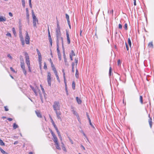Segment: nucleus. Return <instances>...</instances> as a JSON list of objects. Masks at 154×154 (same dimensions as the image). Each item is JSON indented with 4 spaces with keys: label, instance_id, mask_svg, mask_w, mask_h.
I'll list each match as a JSON object with an SVG mask.
<instances>
[{
    "label": "nucleus",
    "instance_id": "7",
    "mask_svg": "<svg viewBox=\"0 0 154 154\" xmlns=\"http://www.w3.org/2000/svg\"><path fill=\"white\" fill-rule=\"evenodd\" d=\"M47 81L48 85L51 86V74L50 72L48 73Z\"/></svg>",
    "mask_w": 154,
    "mask_h": 154
},
{
    "label": "nucleus",
    "instance_id": "59",
    "mask_svg": "<svg viewBox=\"0 0 154 154\" xmlns=\"http://www.w3.org/2000/svg\"><path fill=\"white\" fill-rule=\"evenodd\" d=\"M6 35L7 36H10V37H11V34L9 32H8L7 34H6Z\"/></svg>",
    "mask_w": 154,
    "mask_h": 154
},
{
    "label": "nucleus",
    "instance_id": "36",
    "mask_svg": "<svg viewBox=\"0 0 154 154\" xmlns=\"http://www.w3.org/2000/svg\"><path fill=\"white\" fill-rule=\"evenodd\" d=\"M75 82H74L73 81L72 82V88L73 89H75Z\"/></svg>",
    "mask_w": 154,
    "mask_h": 154
},
{
    "label": "nucleus",
    "instance_id": "1",
    "mask_svg": "<svg viewBox=\"0 0 154 154\" xmlns=\"http://www.w3.org/2000/svg\"><path fill=\"white\" fill-rule=\"evenodd\" d=\"M56 35L57 38V44H59V41L61 40L62 44L63 45V38L61 37L60 28L59 24L58 23H57V28L56 29Z\"/></svg>",
    "mask_w": 154,
    "mask_h": 154
},
{
    "label": "nucleus",
    "instance_id": "43",
    "mask_svg": "<svg viewBox=\"0 0 154 154\" xmlns=\"http://www.w3.org/2000/svg\"><path fill=\"white\" fill-rule=\"evenodd\" d=\"M49 117L50 118V119L51 120V122H53L54 121H53V119H52L51 116L50 115H49Z\"/></svg>",
    "mask_w": 154,
    "mask_h": 154
},
{
    "label": "nucleus",
    "instance_id": "13",
    "mask_svg": "<svg viewBox=\"0 0 154 154\" xmlns=\"http://www.w3.org/2000/svg\"><path fill=\"white\" fill-rule=\"evenodd\" d=\"M66 38L68 43L69 44L70 43V41L69 37V35L68 31H66Z\"/></svg>",
    "mask_w": 154,
    "mask_h": 154
},
{
    "label": "nucleus",
    "instance_id": "61",
    "mask_svg": "<svg viewBox=\"0 0 154 154\" xmlns=\"http://www.w3.org/2000/svg\"><path fill=\"white\" fill-rule=\"evenodd\" d=\"M53 125V126H54L55 129V130H56V129H57V127H56L55 124H54V125Z\"/></svg>",
    "mask_w": 154,
    "mask_h": 154
},
{
    "label": "nucleus",
    "instance_id": "22",
    "mask_svg": "<svg viewBox=\"0 0 154 154\" xmlns=\"http://www.w3.org/2000/svg\"><path fill=\"white\" fill-rule=\"evenodd\" d=\"M87 117H88V119L89 121V122L90 125L91 126H92L93 128H94V126H93V125H92V124L91 123V119H90V118H89V116H88V115H87Z\"/></svg>",
    "mask_w": 154,
    "mask_h": 154
},
{
    "label": "nucleus",
    "instance_id": "51",
    "mask_svg": "<svg viewBox=\"0 0 154 154\" xmlns=\"http://www.w3.org/2000/svg\"><path fill=\"white\" fill-rule=\"evenodd\" d=\"M7 56L8 57H9L10 59H12V57L11 56V55H10V54H8V55Z\"/></svg>",
    "mask_w": 154,
    "mask_h": 154
},
{
    "label": "nucleus",
    "instance_id": "56",
    "mask_svg": "<svg viewBox=\"0 0 154 154\" xmlns=\"http://www.w3.org/2000/svg\"><path fill=\"white\" fill-rule=\"evenodd\" d=\"M32 17H36L35 15V14H34V12L33 11V10H32Z\"/></svg>",
    "mask_w": 154,
    "mask_h": 154
},
{
    "label": "nucleus",
    "instance_id": "4",
    "mask_svg": "<svg viewBox=\"0 0 154 154\" xmlns=\"http://www.w3.org/2000/svg\"><path fill=\"white\" fill-rule=\"evenodd\" d=\"M24 54L26 58V63L27 66H29L30 65V63L29 55L26 52H24Z\"/></svg>",
    "mask_w": 154,
    "mask_h": 154
},
{
    "label": "nucleus",
    "instance_id": "39",
    "mask_svg": "<svg viewBox=\"0 0 154 154\" xmlns=\"http://www.w3.org/2000/svg\"><path fill=\"white\" fill-rule=\"evenodd\" d=\"M56 131L58 134V136H61L60 134V132L59 131H58V129H56Z\"/></svg>",
    "mask_w": 154,
    "mask_h": 154
},
{
    "label": "nucleus",
    "instance_id": "41",
    "mask_svg": "<svg viewBox=\"0 0 154 154\" xmlns=\"http://www.w3.org/2000/svg\"><path fill=\"white\" fill-rule=\"evenodd\" d=\"M29 5L30 7L31 8H32V6L31 4V0H29Z\"/></svg>",
    "mask_w": 154,
    "mask_h": 154
},
{
    "label": "nucleus",
    "instance_id": "8",
    "mask_svg": "<svg viewBox=\"0 0 154 154\" xmlns=\"http://www.w3.org/2000/svg\"><path fill=\"white\" fill-rule=\"evenodd\" d=\"M30 86V87L31 88L32 90V91L34 92V93L35 94V95L36 96L38 95L37 92L38 91H39V90H38V87L37 86H36L35 88H34L31 85Z\"/></svg>",
    "mask_w": 154,
    "mask_h": 154
},
{
    "label": "nucleus",
    "instance_id": "19",
    "mask_svg": "<svg viewBox=\"0 0 154 154\" xmlns=\"http://www.w3.org/2000/svg\"><path fill=\"white\" fill-rule=\"evenodd\" d=\"M75 56V54L73 50H72L71 52L69 54V56L71 57H73Z\"/></svg>",
    "mask_w": 154,
    "mask_h": 154
},
{
    "label": "nucleus",
    "instance_id": "38",
    "mask_svg": "<svg viewBox=\"0 0 154 154\" xmlns=\"http://www.w3.org/2000/svg\"><path fill=\"white\" fill-rule=\"evenodd\" d=\"M36 51H37V53L38 54V56L41 55V54L40 53L39 50L38 49H36Z\"/></svg>",
    "mask_w": 154,
    "mask_h": 154
},
{
    "label": "nucleus",
    "instance_id": "26",
    "mask_svg": "<svg viewBox=\"0 0 154 154\" xmlns=\"http://www.w3.org/2000/svg\"><path fill=\"white\" fill-rule=\"evenodd\" d=\"M63 58H64V62H65V63H66H66H67V61L66 58L65 53H63Z\"/></svg>",
    "mask_w": 154,
    "mask_h": 154
},
{
    "label": "nucleus",
    "instance_id": "29",
    "mask_svg": "<svg viewBox=\"0 0 154 154\" xmlns=\"http://www.w3.org/2000/svg\"><path fill=\"white\" fill-rule=\"evenodd\" d=\"M66 17L67 19V22L69 23V16L67 14H66Z\"/></svg>",
    "mask_w": 154,
    "mask_h": 154
},
{
    "label": "nucleus",
    "instance_id": "45",
    "mask_svg": "<svg viewBox=\"0 0 154 154\" xmlns=\"http://www.w3.org/2000/svg\"><path fill=\"white\" fill-rule=\"evenodd\" d=\"M49 41L50 42V44L51 46H52V39L51 38H50L49 39Z\"/></svg>",
    "mask_w": 154,
    "mask_h": 154
},
{
    "label": "nucleus",
    "instance_id": "46",
    "mask_svg": "<svg viewBox=\"0 0 154 154\" xmlns=\"http://www.w3.org/2000/svg\"><path fill=\"white\" fill-rule=\"evenodd\" d=\"M44 68L45 69H47V66L45 62L44 63Z\"/></svg>",
    "mask_w": 154,
    "mask_h": 154
},
{
    "label": "nucleus",
    "instance_id": "37",
    "mask_svg": "<svg viewBox=\"0 0 154 154\" xmlns=\"http://www.w3.org/2000/svg\"><path fill=\"white\" fill-rule=\"evenodd\" d=\"M48 38L49 39V38H51V35H50L49 27H48Z\"/></svg>",
    "mask_w": 154,
    "mask_h": 154
},
{
    "label": "nucleus",
    "instance_id": "24",
    "mask_svg": "<svg viewBox=\"0 0 154 154\" xmlns=\"http://www.w3.org/2000/svg\"><path fill=\"white\" fill-rule=\"evenodd\" d=\"M72 72H74V66L75 65V63L73 62H72Z\"/></svg>",
    "mask_w": 154,
    "mask_h": 154
},
{
    "label": "nucleus",
    "instance_id": "15",
    "mask_svg": "<svg viewBox=\"0 0 154 154\" xmlns=\"http://www.w3.org/2000/svg\"><path fill=\"white\" fill-rule=\"evenodd\" d=\"M35 112L38 117L42 118V116L40 113L38 111H35Z\"/></svg>",
    "mask_w": 154,
    "mask_h": 154
},
{
    "label": "nucleus",
    "instance_id": "55",
    "mask_svg": "<svg viewBox=\"0 0 154 154\" xmlns=\"http://www.w3.org/2000/svg\"><path fill=\"white\" fill-rule=\"evenodd\" d=\"M4 108H5V111H8V109L7 108V106H5L4 107Z\"/></svg>",
    "mask_w": 154,
    "mask_h": 154
},
{
    "label": "nucleus",
    "instance_id": "64",
    "mask_svg": "<svg viewBox=\"0 0 154 154\" xmlns=\"http://www.w3.org/2000/svg\"><path fill=\"white\" fill-rule=\"evenodd\" d=\"M9 15L11 17L13 16V14L11 12H9Z\"/></svg>",
    "mask_w": 154,
    "mask_h": 154
},
{
    "label": "nucleus",
    "instance_id": "14",
    "mask_svg": "<svg viewBox=\"0 0 154 154\" xmlns=\"http://www.w3.org/2000/svg\"><path fill=\"white\" fill-rule=\"evenodd\" d=\"M6 20V18L5 17L0 16V22H5Z\"/></svg>",
    "mask_w": 154,
    "mask_h": 154
},
{
    "label": "nucleus",
    "instance_id": "42",
    "mask_svg": "<svg viewBox=\"0 0 154 154\" xmlns=\"http://www.w3.org/2000/svg\"><path fill=\"white\" fill-rule=\"evenodd\" d=\"M124 28L126 30H127L128 29L127 28V23H125L124 25Z\"/></svg>",
    "mask_w": 154,
    "mask_h": 154
},
{
    "label": "nucleus",
    "instance_id": "21",
    "mask_svg": "<svg viewBox=\"0 0 154 154\" xmlns=\"http://www.w3.org/2000/svg\"><path fill=\"white\" fill-rule=\"evenodd\" d=\"M79 71H78V70L77 69H76L75 76L77 78H79Z\"/></svg>",
    "mask_w": 154,
    "mask_h": 154
},
{
    "label": "nucleus",
    "instance_id": "52",
    "mask_svg": "<svg viewBox=\"0 0 154 154\" xmlns=\"http://www.w3.org/2000/svg\"><path fill=\"white\" fill-rule=\"evenodd\" d=\"M12 31H13V33H14V34H15V33H16L15 29L14 28H12Z\"/></svg>",
    "mask_w": 154,
    "mask_h": 154
},
{
    "label": "nucleus",
    "instance_id": "17",
    "mask_svg": "<svg viewBox=\"0 0 154 154\" xmlns=\"http://www.w3.org/2000/svg\"><path fill=\"white\" fill-rule=\"evenodd\" d=\"M76 99L78 103L79 104H81L82 103V101L80 97H76Z\"/></svg>",
    "mask_w": 154,
    "mask_h": 154
},
{
    "label": "nucleus",
    "instance_id": "40",
    "mask_svg": "<svg viewBox=\"0 0 154 154\" xmlns=\"http://www.w3.org/2000/svg\"><path fill=\"white\" fill-rule=\"evenodd\" d=\"M117 63L118 66H120L121 65V62L120 60H118Z\"/></svg>",
    "mask_w": 154,
    "mask_h": 154
},
{
    "label": "nucleus",
    "instance_id": "12",
    "mask_svg": "<svg viewBox=\"0 0 154 154\" xmlns=\"http://www.w3.org/2000/svg\"><path fill=\"white\" fill-rule=\"evenodd\" d=\"M57 51L58 54V58L60 60H61V56L59 50V44H57Z\"/></svg>",
    "mask_w": 154,
    "mask_h": 154
},
{
    "label": "nucleus",
    "instance_id": "35",
    "mask_svg": "<svg viewBox=\"0 0 154 154\" xmlns=\"http://www.w3.org/2000/svg\"><path fill=\"white\" fill-rule=\"evenodd\" d=\"M22 2L23 7H25V3L24 0H22Z\"/></svg>",
    "mask_w": 154,
    "mask_h": 154
},
{
    "label": "nucleus",
    "instance_id": "27",
    "mask_svg": "<svg viewBox=\"0 0 154 154\" xmlns=\"http://www.w3.org/2000/svg\"><path fill=\"white\" fill-rule=\"evenodd\" d=\"M0 145L2 146H4L5 145V144L3 142V141L0 139Z\"/></svg>",
    "mask_w": 154,
    "mask_h": 154
},
{
    "label": "nucleus",
    "instance_id": "60",
    "mask_svg": "<svg viewBox=\"0 0 154 154\" xmlns=\"http://www.w3.org/2000/svg\"><path fill=\"white\" fill-rule=\"evenodd\" d=\"M125 45H126V47L127 48V50L128 51L129 49L128 46V45H127V44H126V43H125Z\"/></svg>",
    "mask_w": 154,
    "mask_h": 154
},
{
    "label": "nucleus",
    "instance_id": "34",
    "mask_svg": "<svg viewBox=\"0 0 154 154\" xmlns=\"http://www.w3.org/2000/svg\"><path fill=\"white\" fill-rule=\"evenodd\" d=\"M55 75L57 78V80L58 81L60 82V80L59 79V78L58 75L57 73V74H55Z\"/></svg>",
    "mask_w": 154,
    "mask_h": 154
},
{
    "label": "nucleus",
    "instance_id": "53",
    "mask_svg": "<svg viewBox=\"0 0 154 154\" xmlns=\"http://www.w3.org/2000/svg\"><path fill=\"white\" fill-rule=\"evenodd\" d=\"M40 87L41 88L43 92V93L44 92H45L44 89L43 88L42 85H40Z\"/></svg>",
    "mask_w": 154,
    "mask_h": 154
},
{
    "label": "nucleus",
    "instance_id": "47",
    "mask_svg": "<svg viewBox=\"0 0 154 154\" xmlns=\"http://www.w3.org/2000/svg\"><path fill=\"white\" fill-rule=\"evenodd\" d=\"M28 69H29V72H31V69L30 68V65H29V66H27Z\"/></svg>",
    "mask_w": 154,
    "mask_h": 154
},
{
    "label": "nucleus",
    "instance_id": "10",
    "mask_svg": "<svg viewBox=\"0 0 154 154\" xmlns=\"http://www.w3.org/2000/svg\"><path fill=\"white\" fill-rule=\"evenodd\" d=\"M19 37L20 39V41L22 43V44L23 46H24L25 44L24 40L22 35L21 32H20Z\"/></svg>",
    "mask_w": 154,
    "mask_h": 154
},
{
    "label": "nucleus",
    "instance_id": "11",
    "mask_svg": "<svg viewBox=\"0 0 154 154\" xmlns=\"http://www.w3.org/2000/svg\"><path fill=\"white\" fill-rule=\"evenodd\" d=\"M71 109H72L71 111L72 112V113L75 115L76 116L77 119H78V121H79L80 118H79V116L78 115L77 112L75 110L74 108L73 107H72Z\"/></svg>",
    "mask_w": 154,
    "mask_h": 154
},
{
    "label": "nucleus",
    "instance_id": "57",
    "mask_svg": "<svg viewBox=\"0 0 154 154\" xmlns=\"http://www.w3.org/2000/svg\"><path fill=\"white\" fill-rule=\"evenodd\" d=\"M51 132L53 137L56 136L55 134L54 133L52 132V131L51 130Z\"/></svg>",
    "mask_w": 154,
    "mask_h": 154
},
{
    "label": "nucleus",
    "instance_id": "31",
    "mask_svg": "<svg viewBox=\"0 0 154 154\" xmlns=\"http://www.w3.org/2000/svg\"><path fill=\"white\" fill-rule=\"evenodd\" d=\"M128 42L129 44L130 47H131V43L130 38H129L128 39Z\"/></svg>",
    "mask_w": 154,
    "mask_h": 154
},
{
    "label": "nucleus",
    "instance_id": "33",
    "mask_svg": "<svg viewBox=\"0 0 154 154\" xmlns=\"http://www.w3.org/2000/svg\"><path fill=\"white\" fill-rule=\"evenodd\" d=\"M148 46L150 47L153 48V45L152 42H149L148 44Z\"/></svg>",
    "mask_w": 154,
    "mask_h": 154
},
{
    "label": "nucleus",
    "instance_id": "16",
    "mask_svg": "<svg viewBox=\"0 0 154 154\" xmlns=\"http://www.w3.org/2000/svg\"><path fill=\"white\" fill-rule=\"evenodd\" d=\"M149 124L151 128H152V119L151 118L149 117Z\"/></svg>",
    "mask_w": 154,
    "mask_h": 154
},
{
    "label": "nucleus",
    "instance_id": "9",
    "mask_svg": "<svg viewBox=\"0 0 154 154\" xmlns=\"http://www.w3.org/2000/svg\"><path fill=\"white\" fill-rule=\"evenodd\" d=\"M56 113L57 119L62 121V119L61 118L60 115H61V113L59 110H56L54 111Z\"/></svg>",
    "mask_w": 154,
    "mask_h": 154
},
{
    "label": "nucleus",
    "instance_id": "63",
    "mask_svg": "<svg viewBox=\"0 0 154 154\" xmlns=\"http://www.w3.org/2000/svg\"><path fill=\"white\" fill-rule=\"evenodd\" d=\"M8 120L9 121H11L13 120V119L11 118H8Z\"/></svg>",
    "mask_w": 154,
    "mask_h": 154
},
{
    "label": "nucleus",
    "instance_id": "2",
    "mask_svg": "<svg viewBox=\"0 0 154 154\" xmlns=\"http://www.w3.org/2000/svg\"><path fill=\"white\" fill-rule=\"evenodd\" d=\"M53 107L54 111L59 110L60 109V103L58 101H55L53 105Z\"/></svg>",
    "mask_w": 154,
    "mask_h": 154
},
{
    "label": "nucleus",
    "instance_id": "32",
    "mask_svg": "<svg viewBox=\"0 0 154 154\" xmlns=\"http://www.w3.org/2000/svg\"><path fill=\"white\" fill-rule=\"evenodd\" d=\"M13 127L14 129H15L18 127V126L16 123H14L13 124Z\"/></svg>",
    "mask_w": 154,
    "mask_h": 154
},
{
    "label": "nucleus",
    "instance_id": "44",
    "mask_svg": "<svg viewBox=\"0 0 154 154\" xmlns=\"http://www.w3.org/2000/svg\"><path fill=\"white\" fill-rule=\"evenodd\" d=\"M75 63L76 64V66L77 65V63H78V60L77 59L75 58Z\"/></svg>",
    "mask_w": 154,
    "mask_h": 154
},
{
    "label": "nucleus",
    "instance_id": "23",
    "mask_svg": "<svg viewBox=\"0 0 154 154\" xmlns=\"http://www.w3.org/2000/svg\"><path fill=\"white\" fill-rule=\"evenodd\" d=\"M39 63H42V56H38Z\"/></svg>",
    "mask_w": 154,
    "mask_h": 154
},
{
    "label": "nucleus",
    "instance_id": "54",
    "mask_svg": "<svg viewBox=\"0 0 154 154\" xmlns=\"http://www.w3.org/2000/svg\"><path fill=\"white\" fill-rule=\"evenodd\" d=\"M10 69L13 72H15V70L12 67H10Z\"/></svg>",
    "mask_w": 154,
    "mask_h": 154
},
{
    "label": "nucleus",
    "instance_id": "58",
    "mask_svg": "<svg viewBox=\"0 0 154 154\" xmlns=\"http://www.w3.org/2000/svg\"><path fill=\"white\" fill-rule=\"evenodd\" d=\"M26 14H29V10L27 8H26Z\"/></svg>",
    "mask_w": 154,
    "mask_h": 154
},
{
    "label": "nucleus",
    "instance_id": "3",
    "mask_svg": "<svg viewBox=\"0 0 154 154\" xmlns=\"http://www.w3.org/2000/svg\"><path fill=\"white\" fill-rule=\"evenodd\" d=\"M53 138L54 139L53 140L55 143V145L56 146V148L60 150L61 148L60 147L59 145V144L57 137H56V136H55L53 137Z\"/></svg>",
    "mask_w": 154,
    "mask_h": 154
},
{
    "label": "nucleus",
    "instance_id": "50",
    "mask_svg": "<svg viewBox=\"0 0 154 154\" xmlns=\"http://www.w3.org/2000/svg\"><path fill=\"white\" fill-rule=\"evenodd\" d=\"M140 101L141 103L142 104L143 103V98L142 97H140Z\"/></svg>",
    "mask_w": 154,
    "mask_h": 154
},
{
    "label": "nucleus",
    "instance_id": "6",
    "mask_svg": "<svg viewBox=\"0 0 154 154\" xmlns=\"http://www.w3.org/2000/svg\"><path fill=\"white\" fill-rule=\"evenodd\" d=\"M20 66L22 69L23 72L24 74L25 75H26V71L25 69V64L23 62H21Z\"/></svg>",
    "mask_w": 154,
    "mask_h": 154
},
{
    "label": "nucleus",
    "instance_id": "28",
    "mask_svg": "<svg viewBox=\"0 0 154 154\" xmlns=\"http://www.w3.org/2000/svg\"><path fill=\"white\" fill-rule=\"evenodd\" d=\"M52 69L54 71V72L55 74V75L57 73V71L56 69V68L55 67L52 68Z\"/></svg>",
    "mask_w": 154,
    "mask_h": 154
},
{
    "label": "nucleus",
    "instance_id": "18",
    "mask_svg": "<svg viewBox=\"0 0 154 154\" xmlns=\"http://www.w3.org/2000/svg\"><path fill=\"white\" fill-rule=\"evenodd\" d=\"M0 150L1 152L3 154H9L7 152L1 148L0 147Z\"/></svg>",
    "mask_w": 154,
    "mask_h": 154
},
{
    "label": "nucleus",
    "instance_id": "5",
    "mask_svg": "<svg viewBox=\"0 0 154 154\" xmlns=\"http://www.w3.org/2000/svg\"><path fill=\"white\" fill-rule=\"evenodd\" d=\"M32 22L33 26L35 28H36V23H38V20L37 18L36 17H32Z\"/></svg>",
    "mask_w": 154,
    "mask_h": 154
},
{
    "label": "nucleus",
    "instance_id": "48",
    "mask_svg": "<svg viewBox=\"0 0 154 154\" xmlns=\"http://www.w3.org/2000/svg\"><path fill=\"white\" fill-rule=\"evenodd\" d=\"M119 28L120 29H122V26L121 24H119Z\"/></svg>",
    "mask_w": 154,
    "mask_h": 154
},
{
    "label": "nucleus",
    "instance_id": "30",
    "mask_svg": "<svg viewBox=\"0 0 154 154\" xmlns=\"http://www.w3.org/2000/svg\"><path fill=\"white\" fill-rule=\"evenodd\" d=\"M25 42L26 44H29V39L27 38H25Z\"/></svg>",
    "mask_w": 154,
    "mask_h": 154
},
{
    "label": "nucleus",
    "instance_id": "62",
    "mask_svg": "<svg viewBox=\"0 0 154 154\" xmlns=\"http://www.w3.org/2000/svg\"><path fill=\"white\" fill-rule=\"evenodd\" d=\"M59 137L60 138V140L61 141V142H62V137H61V136H59Z\"/></svg>",
    "mask_w": 154,
    "mask_h": 154
},
{
    "label": "nucleus",
    "instance_id": "49",
    "mask_svg": "<svg viewBox=\"0 0 154 154\" xmlns=\"http://www.w3.org/2000/svg\"><path fill=\"white\" fill-rule=\"evenodd\" d=\"M111 67H110L109 69V75H111Z\"/></svg>",
    "mask_w": 154,
    "mask_h": 154
},
{
    "label": "nucleus",
    "instance_id": "25",
    "mask_svg": "<svg viewBox=\"0 0 154 154\" xmlns=\"http://www.w3.org/2000/svg\"><path fill=\"white\" fill-rule=\"evenodd\" d=\"M26 37H25V38H27V39H30L29 36V35L28 32H26Z\"/></svg>",
    "mask_w": 154,
    "mask_h": 154
},
{
    "label": "nucleus",
    "instance_id": "20",
    "mask_svg": "<svg viewBox=\"0 0 154 154\" xmlns=\"http://www.w3.org/2000/svg\"><path fill=\"white\" fill-rule=\"evenodd\" d=\"M62 72H63V79H64V82H66V77H65V73L64 71V69L62 70Z\"/></svg>",
    "mask_w": 154,
    "mask_h": 154
}]
</instances>
